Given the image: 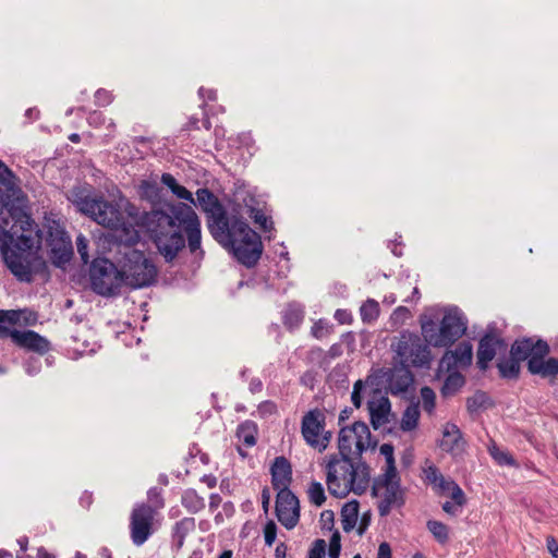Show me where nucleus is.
Masks as SVG:
<instances>
[{"instance_id":"obj_1","label":"nucleus","mask_w":558,"mask_h":558,"mask_svg":"<svg viewBox=\"0 0 558 558\" xmlns=\"http://www.w3.org/2000/svg\"><path fill=\"white\" fill-rule=\"evenodd\" d=\"M124 208L128 216L141 226L155 244L159 254L172 262L185 247V238L192 253L201 251L202 225L196 211L182 203H167L162 208L138 213L128 201L114 205L102 198H95L87 216L114 232L117 241L124 245L137 243L140 234L135 227L125 221L121 211Z\"/></svg>"},{"instance_id":"obj_2","label":"nucleus","mask_w":558,"mask_h":558,"mask_svg":"<svg viewBox=\"0 0 558 558\" xmlns=\"http://www.w3.org/2000/svg\"><path fill=\"white\" fill-rule=\"evenodd\" d=\"M196 206L207 215L208 229L220 244L230 248L244 265L253 266L262 255L259 235L236 215H229L208 189L196 192Z\"/></svg>"},{"instance_id":"obj_3","label":"nucleus","mask_w":558,"mask_h":558,"mask_svg":"<svg viewBox=\"0 0 558 558\" xmlns=\"http://www.w3.org/2000/svg\"><path fill=\"white\" fill-rule=\"evenodd\" d=\"M329 493L338 498L347 497L351 492L363 494L369 484L368 466L339 453L325 457L323 463Z\"/></svg>"},{"instance_id":"obj_4","label":"nucleus","mask_w":558,"mask_h":558,"mask_svg":"<svg viewBox=\"0 0 558 558\" xmlns=\"http://www.w3.org/2000/svg\"><path fill=\"white\" fill-rule=\"evenodd\" d=\"M163 507L162 499L156 489L148 492L147 502L133 506L129 517L130 538L140 547L144 545L158 527L159 510Z\"/></svg>"},{"instance_id":"obj_5","label":"nucleus","mask_w":558,"mask_h":558,"mask_svg":"<svg viewBox=\"0 0 558 558\" xmlns=\"http://www.w3.org/2000/svg\"><path fill=\"white\" fill-rule=\"evenodd\" d=\"M421 329L427 344L447 348L462 337L466 330V320L457 307H446L438 326L434 320H422Z\"/></svg>"},{"instance_id":"obj_6","label":"nucleus","mask_w":558,"mask_h":558,"mask_svg":"<svg viewBox=\"0 0 558 558\" xmlns=\"http://www.w3.org/2000/svg\"><path fill=\"white\" fill-rule=\"evenodd\" d=\"M120 269L124 284L134 289L150 286L157 277V267L153 260L138 250L124 253Z\"/></svg>"},{"instance_id":"obj_7","label":"nucleus","mask_w":558,"mask_h":558,"mask_svg":"<svg viewBox=\"0 0 558 558\" xmlns=\"http://www.w3.org/2000/svg\"><path fill=\"white\" fill-rule=\"evenodd\" d=\"M21 241L27 250L11 248L4 254L3 258L10 270L21 280L31 281L34 274L40 272L45 268L44 259L36 250L32 248L33 240L29 236L22 235Z\"/></svg>"},{"instance_id":"obj_8","label":"nucleus","mask_w":558,"mask_h":558,"mask_svg":"<svg viewBox=\"0 0 558 558\" xmlns=\"http://www.w3.org/2000/svg\"><path fill=\"white\" fill-rule=\"evenodd\" d=\"M391 349L402 366L423 367L427 366L432 360L427 344L417 335L409 331L395 338Z\"/></svg>"},{"instance_id":"obj_9","label":"nucleus","mask_w":558,"mask_h":558,"mask_svg":"<svg viewBox=\"0 0 558 558\" xmlns=\"http://www.w3.org/2000/svg\"><path fill=\"white\" fill-rule=\"evenodd\" d=\"M367 396V409L371 416V423L375 429H378L389 422L390 417V401L380 391L368 387L362 380H357L353 386L351 401L355 408L362 404V396Z\"/></svg>"},{"instance_id":"obj_10","label":"nucleus","mask_w":558,"mask_h":558,"mask_svg":"<svg viewBox=\"0 0 558 558\" xmlns=\"http://www.w3.org/2000/svg\"><path fill=\"white\" fill-rule=\"evenodd\" d=\"M374 447L368 426L364 422H355L340 429L338 437L339 454L350 459H359L364 451Z\"/></svg>"},{"instance_id":"obj_11","label":"nucleus","mask_w":558,"mask_h":558,"mask_svg":"<svg viewBox=\"0 0 558 558\" xmlns=\"http://www.w3.org/2000/svg\"><path fill=\"white\" fill-rule=\"evenodd\" d=\"M93 290L100 295L114 294L124 284L121 269L108 259H95L90 268Z\"/></svg>"},{"instance_id":"obj_12","label":"nucleus","mask_w":558,"mask_h":558,"mask_svg":"<svg viewBox=\"0 0 558 558\" xmlns=\"http://www.w3.org/2000/svg\"><path fill=\"white\" fill-rule=\"evenodd\" d=\"M301 432L304 440L318 451H324L331 439L325 430V414L320 410H311L302 418Z\"/></svg>"},{"instance_id":"obj_13","label":"nucleus","mask_w":558,"mask_h":558,"mask_svg":"<svg viewBox=\"0 0 558 558\" xmlns=\"http://www.w3.org/2000/svg\"><path fill=\"white\" fill-rule=\"evenodd\" d=\"M373 493L381 499L378 506L380 515H387L393 506L400 505L402 492L397 471L384 472V474L375 481Z\"/></svg>"},{"instance_id":"obj_14","label":"nucleus","mask_w":558,"mask_h":558,"mask_svg":"<svg viewBox=\"0 0 558 558\" xmlns=\"http://www.w3.org/2000/svg\"><path fill=\"white\" fill-rule=\"evenodd\" d=\"M424 475L425 481L437 494L449 496L458 506H464L465 495L453 480L445 477L434 465L424 469Z\"/></svg>"},{"instance_id":"obj_15","label":"nucleus","mask_w":558,"mask_h":558,"mask_svg":"<svg viewBox=\"0 0 558 558\" xmlns=\"http://www.w3.org/2000/svg\"><path fill=\"white\" fill-rule=\"evenodd\" d=\"M256 199L253 195L247 192H238L234 196V214L238 218L243 219V215L247 214L262 230L270 231L272 229V222L266 217L260 210L256 208Z\"/></svg>"},{"instance_id":"obj_16","label":"nucleus","mask_w":558,"mask_h":558,"mask_svg":"<svg viewBox=\"0 0 558 558\" xmlns=\"http://www.w3.org/2000/svg\"><path fill=\"white\" fill-rule=\"evenodd\" d=\"M276 512L279 522L287 529H293L300 519V507L298 498L289 490L278 492Z\"/></svg>"},{"instance_id":"obj_17","label":"nucleus","mask_w":558,"mask_h":558,"mask_svg":"<svg viewBox=\"0 0 558 558\" xmlns=\"http://www.w3.org/2000/svg\"><path fill=\"white\" fill-rule=\"evenodd\" d=\"M22 191L16 184L12 171L0 160V215L21 197Z\"/></svg>"},{"instance_id":"obj_18","label":"nucleus","mask_w":558,"mask_h":558,"mask_svg":"<svg viewBox=\"0 0 558 558\" xmlns=\"http://www.w3.org/2000/svg\"><path fill=\"white\" fill-rule=\"evenodd\" d=\"M10 337L20 348L41 355L50 349V342L33 330H11Z\"/></svg>"},{"instance_id":"obj_19","label":"nucleus","mask_w":558,"mask_h":558,"mask_svg":"<svg viewBox=\"0 0 558 558\" xmlns=\"http://www.w3.org/2000/svg\"><path fill=\"white\" fill-rule=\"evenodd\" d=\"M549 352L548 344L543 340L523 339L515 341L511 348V356L517 361L545 357Z\"/></svg>"},{"instance_id":"obj_20","label":"nucleus","mask_w":558,"mask_h":558,"mask_svg":"<svg viewBox=\"0 0 558 558\" xmlns=\"http://www.w3.org/2000/svg\"><path fill=\"white\" fill-rule=\"evenodd\" d=\"M473 349L469 342H461L454 350L447 351L440 360L439 368L450 372L471 365Z\"/></svg>"},{"instance_id":"obj_21","label":"nucleus","mask_w":558,"mask_h":558,"mask_svg":"<svg viewBox=\"0 0 558 558\" xmlns=\"http://www.w3.org/2000/svg\"><path fill=\"white\" fill-rule=\"evenodd\" d=\"M440 447L453 456H458L463 452L465 441L457 425L447 423L444 426Z\"/></svg>"},{"instance_id":"obj_22","label":"nucleus","mask_w":558,"mask_h":558,"mask_svg":"<svg viewBox=\"0 0 558 558\" xmlns=\"http://www.w3.org/2000/svg\"><path fill=\"white\" fill-rule=\"evenodd\" d=\"M271 475L275 488L279 492L288 489L292 476L290 462L284 457H277L271 466Z\"/></svg>"},{"instance_id":"obj_23","label":"nucleus","mask_w":558,"mask_h":558,"mask_svg":"<svg viewBox=\"0 0 558 558\" xmlns=\"http://www.w3.org/2000/svg\"><path fill=\"white\" fill-rule=\"evenodd\" d=\"M413 383V375L407 366L396 367L390 371L388 378V388L391 393L399 395L405 392Z\"/></svg>"},{"instance_id":"obj_24","label":"nucleus","mask_w":558,"mask_h":558,"mask_svg":"<svg viewBox=\"0 0 558 558\" xmlns=\"http://www.w3.org/2000/svg\"><path fill=\"white\" fill-rule=\"evenodd\" d=\"M498 344L499 340L492 336L481 339L477 350V365L481 369H486L487 364L494 359Z\"/></svg>"},{"instance_id":"obj_25","label":"nucleus","mask_w":558,"mask_h":558,"mask_svg":"<svg viewBox=\"0 0 558 558\" xmlns=\"http://www.w3.org/2000/svg\"><path fill=\"white\" fill-rule=\"evenodd\" d=\"M527 368L532 374H538L544 377L554 376L558 374V360L548 359L544 361V357H534L529 361Z\"/></svg>"},{"instance_id":"obj_26","label":"nucleus","mask_w":558,"mask_h":558,"mask_svg":"<svg viewBox=\"0 0 558 558\" xmlns=\"http://www.w3.org/2000/svg\"><path fill=\"white\" fill-rule=\"evenodd\" d=\"M68 198L81 213L85 215H87L95 199L90 197L88 190L85 187H73L69 191Z\"/></svg>"},{"instance_id":"obj_27","label":"nucleus","mask_w":558,"mask_h":558,"mask_svg":"<svg viewBox=\"0 0 558 558\" xmlns=\"http://www.w3.org/2000/svg\"><path fill=\"white\" fill-rule=\"evenodd\" d=\"M137 192L142 199H146L153 205L159 203L161 199V189L155 181H142L138 185Z\"/></svg>"},{"instance_id":"obj_28","label":"nucleus","mask_w":558,"mask_h":558,"mask_svg":"<svg viewBox=\"0 0 558 558\" xmlns=\"http://www.w3.org/2000/svg\"><path fill=\"white\" fill-rule=\"evenodd\" d=\"M257 427L253 422L246 421L238 427L236 436L247 447H252L256 442Z\"/></svg>"},{"instance_id":"obj_29","label":"nucleus","mask_w":558,"mask_h":558,"mask_svg":"<svg viewBox=\"0 0 558 558\" xmlns=\"http://www.w3.org/2000/svg\"><path fill=\"white\" fill-rule=\"evenodd\" d=\"M420 417V410L417 404L409 405L403 412L401 420V429L404 432H410L417 426Z\"/></svg>"},{"instance_id":"obj_30","label":"nucleus","mask_w":558,"mask_h":558,"mask_svg":"<svg viewBox=\"0 0 558 558\" xmlns=\"http://www.w3.org/2000/svg\"><path fill=\"white\" fill-rule=\"evenodd\" d=\"M464 385V377L458 372H451L447 376L441 392L444 396L456 393Z\"/></svg>"},{"instance_id":"obj_31","label":"nucleus","mask_w":558,"mask_h":558,"mask_svg":"<svg viewBox=\"0 0 558 558\" xmlns=\"http://www.w3.org/2000/svg\"><path fill=\"white\" fill-rule=\"evenodd\" d=\"M357 520V504L350 502L344 506L342 509V526L343 530L349 532L351 531Z\"/></svg>"},{"instance_id":"obj_32","label":"nucleus","mask_w":558,"mask_h":558,"mask_svg":"<svg viewBox=\"0 0 558 558\" xmlns=\"http://www.w3.org/2000/svg\"><path fill=\"white\" fill-rule=\"evenodd\" d=\"M307 495L310 501L317 507H320L326 500L323 484L317 481H313L310 483Z\"/></svg>"},{"instance_id":"obj_33","label":"nucleus","mask_w":558,"mask_h":558,"mask_svg":"<svg viewBox=\"0 0 558 558\" xmlns=\"http://www.w3.org/2000/svg\"><path fill=\"white\" fill-rule=\"evenodd\" d=\"M427 529L440 544L447 543L449 538L448 527L442 522L429 520Z\"/></svg>"},{"instance_id":"obj_34","label":"nucleus","mask_w":558,"mask_h":558,"mask_svg":"<svg viewBox=\"0 0 558 558\" xmlns=\"http://www.w3.org/2000/svg\"><path fill=\"white\" fill-rule=\"evenodd\" d=\"M379 315V304L375 300H367L361 306V317L363 322L372 323Z\"/></svg>"},{"instance_id":"obj_35","label":"nucleus","mask_w":558,"mask_h":558,"mask_svg":"<svg viewBox=\"0 0 558 558\" xmlns=\"http://www.w3.org/2000/svg\"><path fill=\"white\" fill-rule=\"evenodd\" d=\"M520 361L512 357L509 361H504L498 364V368L504 377L512 378L517 377L520 372Z\"/></svg>"},{"instance_id":"obj_36","label":"nucleus","mask_w":558,"mask_h":558,"mask_svg":"<svg viewBox=\"0 0 558 558\" xmlns=\"http://www.w3.org/2000/svg\"><path fill=\"white\" fill-rule=\"evenodd\" d=\"M421 399H422L423 409L426 412L432 413L435 409V400H436V395H435L434 390L429 387H423L421 389Z\"/></svg>"},{"instance_id":"obj_37","label":"nucleus","mask_w":558,"mask_h":558,"mask_svg":"<svg viewBox=\"0 0 558 558\" xmlns=\"http://www.w3.org/2000/svg\"><path fill=\"white\" fill-rule=\"evenodd\" d=\"M23 311H0V323L8 322L10 324H16L21 319V315L23 314ZM9 333L10 331L5 328L0 327V335Z\"/></svg>"},{"instance_id":"obj_38","label":"nucleus","mask_w":558,"mask_h":558,"mask_svg":"<svg viewBox=\"0 0 558 558\" xmlns=\"http://www.w3.org/2000/svg\"><path fill=\"white\" fill-rule=\"evenodd\" d=\"M489 453L501 465H512L514 463L512 457L496 445L489 447Z\"/></svg>"},{"instance_id":"obj_39","label":"nucleus","mask_w":558,"mask_h":558,"mask_svg":"<svg viewBox=\"0 0 558 558\" xmlns=\"http://www.w3.org/2000/svg\"><path fill=\"white\" fill-rule=\"evenodd\" d=\"M410 318V312L407 307L399 306L393 311L390 316V324L392 327L398 328Z\"/></svg>"},{"instance_id":"obj_40","label":"nucleus","mask_w":558,"mask_h":558,"mask_svg":"<svg viewBox=\"0 0 558 558\" xmlns=\"http://www.w3.org/2000/svg\"><path fill=\"white\" fill-rule=\"evenodd\" d=\"M379 451L386 459L385 472H396L397 469L395 466L393 447L389 444H383Z\"/></svg>"},{"instance_id":"obj_41","label":"nucleus","mask_w":558,"mask_h":558,"mask_svg":"<svg viewBox=\"0 0 558 558\" xmlns=\"http://www.w3.org/2000/svg\"><path fill=\"white\" fill-rule=\"evenodd\" d=\"M14 241H15V239H14L13 234L5 231L0 226V251L3 255L11 250V247L14 244Z\"/></svg>"},{"instance_id":"obj_42","label":"nucleus","mask_w":558,"mask_h":558,"mask_svg":"<svg viewBox=\"0 0 558 558\" xmlns=\"http://www.w3.org/2000/svg\"><path fill=\"white\" fill-rule=\"evenodd\" d=\"M52 258L53 263L57 266H62L64 263H68L72 255V250L64 246L62 250H52Z\"/></svg>"},{"instance_id":"obj_43","label":"nucleus","mask_w":558,"mask_h":558,"mask_svg":"<svg viewBox=\"0 0 558 558\" xmlns=\"http://www.w3.org/2000/svg\"><path fill=\"white\" fill-rule=\"evenodd\" d=\"M329 325L326 320L319 319L312 327V335L316 339H322L329 333Z\"/></svg>"},{"instance_id":"obj_44","label":"nucleus","mask_w":558,"mask_h":558,"mask_svg":"<svg viewBox=\"0 0 558 558\" xmlns=\"http://www.w3.org/2000/svg\"><path fill=\"white\" fill-rule=\"evenodd\" d=\"M183 502L193 511H197L203 508V501L196 496L194 492H187L183 496Z\"/></svg>"},{"instance_id":"obj_45","label":"nucleus","mask_w":558,"mask_h":558,"mask_svg":"<svg viewBox=\"0 0 558 558\" xmlns=\"http://www.w3.org/2000/svg\"><path fill=\"white\" fill-rule=\"evenodd\" d=\"M171 192L178 198L184 199V201L189 202L190 204H186V203H184V204L189 205L194 210V208L191 206V204H195V199H194L192 193L189 190H186L183 185L179 184Z\"/></svg>"},{"instance_id":"obj_46","label":"nucleus","mask_w":558,"mask_h":558,"mask_svg":"<svg viewBox=\"0 0 558 558\" xmlns=\"http://www.w3.org/2000/svg\"><path fill=\"white\" fill-rule=\"evenodd\" d=\"M303 319V312L299 308L290 310L284 315V323L290 327L298 326Z\"/></svg>"},{"instance_id":"obj_47","label":"nucleus","mask_w":558,"mask_h":558,"mask_svg":"<svg viewBox=\"0 0 558 558\" xmlns=\"http://www.w3.org/2000/svg\"><path fill=\"white\" fill-rule=\"evenodd\" d=\"M76 248L83 263L87 264L89 262V255L87 252V239L82 234L76 238Z\"/></svg>"},{"instance_id":"obj_48","label":"nucleus","mask_w":558,"mask_h":558,"mask_svg":"<svg viewBox=\"0 0 558 558\" xmlns=\"http://www.w3.org/2000/svg\"><path fill=\"white\" fill-rule=\"evenodd\" d=\"M341 549L340 544V534L338 532L333 533L331 535L330 542H329V557L330 558H339Z\"/></svg>"},{"instance_id":"obj_49","label":"nucleus","mask_w":558,"mask_h":558,"mask_svg":"<svg viewBox=\"0 0 558 558\" xmlns=\"http://www.w3.org/2000/svg\"><path fill=\"white\" fill-rule=\"evenodd\" d=\"M326 554V543L324 539L315 541L308 553V558H324Z\"/></svg>"},{"instance_id":"obj_50","label":"nucleus","mask_w":558,"mask_h":558,"mask_svg":"<svg viewBox=\"0 0 558 558\" xmlns=\"http://www.w3.org/2000/svg\"><path fill=\"white\" fill-rule=\"evenodd\" d=\"M276 524L274 522H269L266 524L264 530L265 543L271 546L276 539Z\"/></svg>"},{"instance_id":"obj_51","label":"nucleus","mask_w":558,"mask_h":558,"mask_svg":"<svg viewBox=\"0 0 558 558\" xmlns=\"http://www.w3.org/2000/svg\"><path fill=\"white\" fill-rule=\"evenodd\" d=\"M462 507L463 506H458L454 501H446L442 504V510L450 515H457Z\"/></svg>"},{"instance_id":"obj_52","label":"nucleus","mask_w":558,"mask_h":558,"mask_svg":"<svg viewBox=\"0 0 558 558\" xmlns=\"http://www.w3.org/2000/svg\"><path fill=\"white\" fill-rule=\"evenodd\" d=\"M335 318L340 324H350L351 323V314L345 310H337L335 313Z\"/></svg>"},{"instance_id":"obj_53","label":"nucleus","mask_w":558,"mask_h":558,"mask_svg":"<svg viewBox=\"0 0 558 558\" xmlns=\"http://www.w3.org/2000/svg\"><path fill=\"white\" fill-rule=\"evenodd\" d=\"M161 182L167 186L169 187L170 191H172L175 186L179 185L178 181L175 180V178L170 174V173H163L161 175Z\"/></svg>"},{"instance_id":"obj_54","label":"nucleus","mask_w":558,"mask_h":558,"mask_svg":"<svg viewBox=\"0 0 558 558\" xmlns=\"http://www.w3.org/2000/svg\"><path fill=\"white\" fill-rule=\"evenodd\" d=\"M484 399H485L484 395H475L474 397L470 398L468 400V408H469V410L473 411L477 407L482 405Z\"/></svg>"},{"instance_id":"obj_55","label":"nucleus","mask_w":558,"mask_h":558,"mask_svg":"<svg viewBox=\"0 0 558 558\" xmlns=\"http://www.w3.org/2000/svg\"><path fill=\"white\" fill-rule=\"evenodd\" d=\"M377 558H391V548L388 543L384 542L379 545Z\"/></svg>"},{"instance_id":"obj_56","label":"nucleus","mask_w":558,"mask_h":558,"mask_svg":"<svg viewBox=\"0 0 558 558\" xmlns=\"http://www.w3.org/2000/svg\"><path fill=\"white\" fill-rule=\"evenodd\" d=\"M95 97L96 101L100 106H106L110 102V95L106 90H98Z\"/></svg>"},{"instance_id":"obj_57","label":"nucleus","mask_w":558,"mask_h":558,"mask_svg":"<svg viewBox=\"0 0 558 558\" xmlns=\"http://www.w3.org/2000/svg\"><path fill=\"white\" fill-rule=\"evenodd\" d=\"M547 549L553 555L558 553V543L554 537H547Z\"/></svg>"},{"instance_id":"obj_58","label":"nucleus","mask_w":558,"mask_h":558,"mask_svg":"<svg viewBox=\"0 0 558 558\" xmlns=\"http://www.w3.org/2000/svg\"><path fill=\"white\" fill-rule=\"evenodd\" d=\"M37 558H56L52 554L48 553L45 548H39L37 551Z\"/></svg>"},{"instance_id":"obj_59","label":"nucleus","mask_w":558,"mask_h":558,"mask_svg":"<svg viewBox=\"0 0 558 558\" xmlns=\"http://www.w3.org/2000/svg\"><path fill=\"white\" fill-rule=\"evenodd\" d=\"M268 504H269V495H268L267 490H264L263 492V507H264L265 511H267V509H268Z\"/></svg>"},{"instance_id":"obj_60","label":"nucleus","mask_w":558,"mask_h":558,"mask_svg":"<svg viewBox=\"0 0 558 558\" xmlns=\"http://www.w3.org/2000/svg\"><path fill=\"white\" fill-rule=\"evenodd\" d=\"M17 543H19V545H20L21 549H22L23 551H25V550H26V548H27V544H28V539H27V537H21L20 539H17Z\"/></svg>"},{"instance_id":"obj_61","label":"nucleus","mask_w":558,"mask_h":558,"mask_svg":"<svg viewBox=\"0 0 558 558\" xmlns=\"http://www.w3.org/2000/svg\"><path fill=\"white\" fill-rule=\"evenodd\" d=\"M218 558H232V551L225 550Z\"/></svg>"},{"instance_id":"obj_62","label":"nucleus","mask_w":558,"mask_h":558,"mask_svg":"<svg viewBox=\"0 0 558 558\" xmlns=\"http://www.w3.org/2000/svg\"><path fill=\"white\" fill-rule=\"evenodd\" d=\"M101 555H102L104 558H112L110 551L107 548H104L101 550Z\"/></svg>"},{"instance_id":"obj_63","label":"nucleus","mask_w":558,"mask_h":558,"mask_svg":"<svg viewBox=\"0 0 558 558\" xmlns=\"http://www.w3.org/2000/svg\"><path fill=\"white\" fill-rule=\"evenodd\" d=\"M26 323L27 324H33L36 322V316H34L33 314L29 315V317H26L25 318Z\"/></svg>"},{"instance_id":"obj_64","label":"nucleus","mask_w":558,"mask_h":558,"mask_svg":"<svg viewBox=\"0 0 558 558\" xmlns=\"http://www.w3.org/2000/svg\"><path fill=\"white\" fill-rule=\"evenodd\" d=\"M72 142H77L78 141V135L77 134H72L70 135L69 137Z\"/></svg>"}]
</instances>
